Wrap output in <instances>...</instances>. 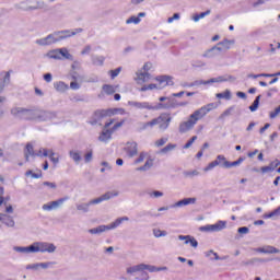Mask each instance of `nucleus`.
<instances>
[{
    "instance_id": "nucleus-11",
    "label": "nucleus",
    "mask_w": 280,
    "mask_h": 280,
    "mask_svg": "<svg viewBox=\"0 0 280 280\" xmlns=\"http://www.w3.org/2000/svg\"><path fill=\"white\" fill-rule=\"evenodd\" d=\"M229 79H226L224 77H217V78L209 79L207 81H205V80H196V81L189 83V86H207L209 84L226 82Z\"/></svg>"
},
{
    "instance_id": "nucleus-23",
    "label": "nucleus",
    "mask_w": 280,
    "mask_h": 280,
    "mask_svg": "<svg viewBox=\"0 0 280 280\" xmlns=\"http://www.w3.org/2000/svg\"><path fill=\"white\" fill-rule=\"evenodd\" d=\"M187 205H196V198H184L171 206V209H177L182 207H187Z\"/></svg>"
},
{
    "instance_id": "nucleus-14",
    "label": "nucleus",
    "mask_w": 280,
    "mask_h": 280,
    "mask_svg": "<svg viewBox=\"0 0 280 280\" xmlns=\"http://www.w3.org/2000/svg\"><path fill=\"white\" fill-rule=\"evenodd\" d=\"M117 196H119V191H107L104 195H102L101 197L96 198V199H92L89 201V205H101V202H104L106 200H110L112 198H117Z\"/></svg>"
},
{
    "instance_id": "nucleus-58",
    "label": "nucleus",
    "mask_w": 280,
    "mask_h": 280,
    "mask_svg": "<svg viewBox=\"0 0 280 280\" xmlns=\"http://www.w3.org/2000/svg\"><path fill=\"white\" fill-rule=\"evenodd\" d=\"M174 21H180V14L179 13H174L172 18L167 19V23H174Z\"/></svg>"
},
{
    "instance_id": "nucleus-63",
    "label": "nucleus",
    "mask_w": 280,
    "mask_h": 280,
    "mask_svg": "<svg viewBox=\"0 0 280 280\" xmlns=\"http://www.w3.org/2000/svg\"><path fill=\"white\" fill-rule=\"evenodd\" d=\"M91 45H88V46H85L84 48H83V50L81 51V55L82 56H86V55H89V54H91Z\"/></svg>"
},
{
    "instance_id": "nucleus-26",
    "label": "nucleus",
    "mask_w": 280,
    "mask_h": 280,
    "mask_svg": "<svg viewBox=\"0 0 280 280\" xmlns=\"http://www.w3.org/2000/svg\"><path fill=\"white\" fill-rule=\"evenodd\" d=\"M178 240H180V242H184V244H190V246H192V248H198V241H196L194 238V236H190V235H179Z\"/></svg>"
},
{
    "instance_id": "nucleus-39",
    "label": "nucleus",
    "mask_w": 280,
    "mask_h": 280,
    "mask_svg": "<svg viewBox=\"0 0 280 280\" xmlns=\"http://www.w3.org/2000/svg\"><path fill=\"white\" fill-rule=\"evenodd\" d=\"M69 156L70 159H72V161H74V163H80L82 161V155H80V152L78 151H70L69 152Z\"/></svg>"
},
{
    "instance_id": "nucleus-54",
    "label": "nucleus",
    "mask_w": 280,
    "mask_h": 280,
    "mask_svg": "<svg viewBox=\"0 0 280 280\" xmlns=\"http://www.w3.org/2000/svg\"><path fill=\"white\" fill-rule=\"evenodd\" d=\"M119 73H121V67L109 71L112 80H115V78H117V75H119Z\"/></svg>"
},
{
    "instance_id": "nucleus-43",
    "label": "nucleus",
    "mask_w": 280,
    "mask_h": 280,
    "mask_svg": "<svg viewBox=\"0 0 280 280\" xmlns=\"http://www.w3.org/2000/svg\"><path fill=\"white\" fill-rule=\"evenodd\" d=\"M261 100V95H258L255 101L253 102V104L249 106V110L252 113H255V110H257L259 108V101Z\"/></svg>"
},
{
    "instance_id": "nucleus-8",
    "label": "nucleus",
    "mask_w": 280,
    "mask_h": 280,
    "mask_svg": "<svg viewBox=\"0 0 280 280\" xmlns=\"http://www.w3.org/2000/svg\"><path fill=\"white\" fill-rule=\"evenodd\" d=\"M35 156H48L54 165H58L60 163V158L54 152V150L40 148L37 152H35Z\"/></svg>"
},
{
    "instance_id": "nucleus-1",
    "label": "nucleus",
    "mask_w": 280,
    "mask_h": 280,
    "mask_svg": "<svg viewBox=\"0 0 280 280\" xmlns=\"http://www.w3.org/2000/svg\"><path fill=\"white\" fill-rule=\"evenodd\" d=\"M82 28H77L75 31L63 30L56 31L46 37L39 38L35 40L36 45L40 47H49V45H56V43H60V40H66V38H71V36H75V34H80Z\"/></svg>"
},
{
    "instance_id": "nucleus-62",
    "label": "nucleus",
    "mask_w": 280,
    "mask_h": 280,
    "mask_svg": "<svg viewBox=\"0 0 280 280\" xmlns=\"http://www.w3.org/2000/svg\"><path fill=\"white\" fill-rule=\"evenodd\" d=\"M150 69H152V63L147 62L143 65L142 72L148 73V71H150Z\"/></svg>"
},
{
    "instance_id": "nucleus-18",
    "label": "nucleus",
    "mask_w": 280,
    "mask_h": 280,
    "mask_svg": "<svg viewBox=\"0 0 280 280\" xmlns=\"http://www.w3.org/2000/svg\"><path fill=\"white\" fill-rule=\"evenodd\" d=\"M226 158L224 155H218L217 160L212 161L210 164L207 165L205 168V172H210V170H213V167H218V165H222L223 167H226Z\"/></svg>"
},
{
    "instance_id": "nucleus-46",
    "label": "nucleus",
    "mask_w": 280,
    "mask_h": 280,
    "mask_svg": "<svg viewBox=\"0 0 280 280\" xmlns=\"http://www.w3.org/2000/svg\"><path fill=\"white\" fill-rule=\"evenodd\" d=\"M132 23H133V25H139V23H141V18L130 16L129 19L126 20L127 25H130Z\"/></svg>"
},
{
    "instance_id": "nucleus-6",
    "label": "nucleus",
    "mask_w": 280,
    "mask_h": 280,
    "mask_svg": "<svg viewBox=\"0 0 280 280\" xmlns=\"http://www.w3.org/2000/svg\"><path fill=\"white\" fill-rule=\"evenodd\" d=\"M34 253H56V245L47 242H35L33 243Z\"/></svg>"
},
{
    "instance_id": "nucleus-4",
    "label": "nucleus",
    "mask_w": 280,
    "mask_h": 280,
    "mask_svg": "<svg viewBox=\"0 0 280 280\" xmlns=\"http://www.w3.org/2000/svg\"><path fill=\"white\" fill-rule=\"evenodd\" d=\"M11 115L19 119L35 120L37 121L38 109H25L22 107H14L11 109Z\"/></svg>"
},
{
    "instance_id": "nucleus-7",
    "label": "nucleus",
    "mask_w": 280,
    "mask_h": 280,
    "mask_svg": "<svg viewBox=\"0 0 280 280\" xmlns=\"http://www.w3.org/2000/svg\"><path fill=\"white\" fill-rule=\"evenodd\" d=\"M226 229V221H218L214 224H207L199 228L202 233H220Z\"/></svg>"
},
{
    "instance_id": "nucleus-45",
    "label": "nucleus",
    "mask_w": 280,
    "mask_h": 280,
    "mask_svg": "<svg viewBox=\"0 0 280 280\" xmlns=\"http://www.w3.org/2000/svg\"><path fill=\"white\" fill-rule=\"evenodd\" d=\"M184 176L186 178H194L196 176H200V172H198V170H194V171H185L184 172Z\"/></svg>"
},
{
    "instance_id": "nucleus-16",
    "label": "nucleus",
    "mask_w": 280,
    "mask_h": 280,
    "mask_svg": "<svg viewBox=\"0 0 280 280\" xmlns=\"http://www.w3.org/2000/svg\"><path fill=\"white\" fill-rule=\"evenodd\" d=\"M124 151L126 152L127 156H129V159H132L139 153V144H137L135 141L127 142Z\"/></svg>"
},
{
    "instance_id": "nucleus-59",
    "label": "nucleus",
    "mask_w": 280,
    "mask_h": 280,
    "mask_svg": "<svg viewBox=\"0 0 280 280\" xmlns=\"http://www.w3.org/2000/svg\"><path fill=\"white\" fill-rule=\"evenodd\" d=\"M277 213H279V210H277V211L273 210V211L270 212V213L264 214L262 218H264L265 220H270V218H275V215H277Z\"/></svg>"
},
{
    "instance_id": "nucleus-31",
    "label": "nucleus",
    "mask_w": 280,
    "mask_h": 280,
    "mask_svg": "<svg viewBox=\"0 0 280 280\" xmlns=\"http://www.w3.org/2000/svg\"><path fill=\"white\" fill-rule=\"evenodd\" d=\"M136 272H144V264H139L127 268V275H136Z\"/></svg>"
},
{
    "instance_id": "nucleus-24",
    "label": "nucleus",
    "mask_w": 280,
    "mask_h": 280,
    "mask_svg": "<svg viewBox=\"0 0 280 280\" xmlns=\"http://www.w3.org/2000/svg\"><path fill=\"white\" fill-rule=\"evenodd\" d=\"M233 45H235V39L224 38L217 44V47H220L222 51H229Z\"/></svg>"
},
{
    "instance_id": "nucleus-50",
    "label": "nucleus",
    "mask_w": 280,
    "mask_h": 280,
    "mask_svg": "<svg viewBox=\"0 0 280 280\" xmlns=\"http://www.w3.org/2000/svg\"><path fill=\"white\" fill-rule=\"evenodd\" d=\"M153 235L154 237H166L167 231H162L159 229H153Z\"/></svg>"
},
{
    "instance_id": "nucleus-34",
    "label": "nucleus",
    "mask_w": 280,
    "mask_h": 280,
    "mask_svg": "<svg viewBox=\"0 0 280 280\" xmlns=\"http://www.w3.org/2000/svg\"><path fill=\"white\" fill-rule=\"evenodd\" d=\"M108 231L107 225H98L97 228L90 229L88 232L91 233V235H100L101 233H106Z\"/></svg>"
},
{
    "instance_id": "nucleus-48",
    "label": "nucleus",
    "mask_w": 280,
    "mask_h": 280,
    "mask_svg": "<svg viewBox=\"0 0 280 280\" xmlns=\"http://www.w3.org/2000/svg\"><path fill=\"white\" fill-rule=\"evenodd\" d=\"M145 159H148V152H140L138 159H136L135 163L136 165H138L139 163H143V161H145Z\"/></svg>"
},
{
    "instance_id": "nucleus-2",
    "label": "nucleus",
    "mask_w": 280,
    "mask_h": 280,
    "mask_svg": "<svg viewBox=\"0 0 280 280\" xmlns=\"http://www.w3.org/2000/svg\"><path fill=\"white\" fill-rule=\"evenodd\" d=\"M170 124H172V116L167 113L161 114L159 117L153 118L147 122H139L138 132H143V130H148L149 128H153L154 126H159V130L161 132H165L167 128H170Z\"/></svg>"
},
{
    "instance_id": "nucleus-42",
    "label": "nucleus",
    "mask_w": 280,
    "mask_h": 280,
    "mask_svg": "<svg viewBox=\"0 0 280 280\" xmlns=\"http://www.w3.org/2000/svg\"><path fill=\"white\" fill-rule=\"evenodd\" d=\"M209 14H211V10H207L205 12H201L199 14H196L192 18V21H195V23H198V21H200V19H205V16H209Z\"/></svg>"
},
{
    "instance_id": "nucleus-29",
    "label": "nucleus",
    "mask_w": 280,
    "mask_h": 280,
    "mask_svg": "<svg viewBox=\"0 0 280 280\" xmlns=\"http://www.w3.org/2000/svg\"><path fill=\"white\" fill-rule=\"evenodd\" d=\"M13 250L15 253H22L24 255H30V253H34V244L23 247V246H14Z\"/></svg>"
},
{
    "instance_id": "nucleus-19",
    "label": "nucleus",
    "mask_w": 280,
    "mask_h": 280,
    "mask_svg": "<svg viewBox=\"0 0 280 280\" xmlns=\"http://www.w3.org/2000/svg\"><path fill=\"white\" fill-rule=\"evenodd\" d=\"M194 126H196V121L189 116L188 120L179 124L178 130L180 135H185V132H189V130H192Z\"/></svg>"
},
{
    "instance_id": "nucleus-33",
    "label": "nucleus",
    "mask_w": 280,
    "mask_h": 280,
    "mask_svg": "<svg viewBox=\"0 0 280 280\" xmlns=\"http://www.w3.org/2000/svg\"><path fill=\"white\" fill-rule=\"evenodd\" d=\"M25 159L26 161H30V156L35 158L36 156V151H34V145L32 143L26 144V149L24 151Z\"/></svg>"
},
{
    "instance_id": "nucleus-5",
    "label": "nucleus",
    "mask_w": 280,
    "mask_h": 280,
    "mask_svg": "<svg viewBox=\"0 0 280 280\" xmlns=\"http://www.w3.org/2000/svg\"><path fill=\"white\" fill-rule=\"evenodd\" d=\"M215 108H218L215 103H209V104L200 107L199 109L195 110L190 115V119L194 120L195 124H198V121H200V119H202L203 117H207V115H209V113H211V110H215Z\"/></svg>"
},
{
    "instance_id": "nucleus-21",
    "label": "nucleus",
    "mask_w": 280,
    "mask_h": 280,
    "mask_svg": "<svg viewBox=\"0 0 280 280\" xmlns=\"http://www.w3.org/2000/svg\"><path fill=\"white\" fill-rule=\"evenodd\" d=\"M150 80H152V74H150V72H143V70L137 72V84H145V82H150Z\"/></svg>"
},
{
    "instance_id": "nucleus-53",
    "label": "nucleus",
    "mask_w": 280,
    "mask_h": 280,
    "mask_svg": "<svg viewBox=\"0 0 280 280\" xmlns=\"http://www.w3.org/2000/svg\"><path fill=\"white\" fill-rule=\"evenodd\" d=\"M150 198H163V191L154 190L149 192Z\"/></svg>"
},
{
    "instance_id": "nucleus-61",
    "label": "nucleus",
    "mask_w": 280,
    "mask_h": 280,
    "mask_svg": "<svg viewBox=\"0 0 280 280\" xmlns=\"http://www.w3.org/2000/svg\"><path fill=\"white\" fill-rule=\"evenodd\" d=\"M114 115H126V109L124 108H114L112 109Z\"/></svg>"
},
{
    "instance_id": "nucleus-20",
    "label": "nucleus",
    "mask_w": 280,
    "mask_h": 280,
    "mask_svg": "<svg viewBox=\"0 0 280 280\" xmlns=\"http://www.w3.org/2000/svg\"><path fill=\"white\" fill-rule=\"evenodd\" d=\"M255 253H262L264 255H275V254H279L280 249L272 246V245H266L264 247H257L254 248Z\"/></svg>"
},
{
    "instance_id": "nucleus-27",
    "label": "nucleus",
    "mask_w": 280,
    "mask_h": 280,
    "mask_svg": "<svg viewBox=\"0 0 280 280\" xmlns=\"http://www.w3.org/2000/svg\"><path fill=\"white\" fill-rule=\"evenodd\" d=\"M0 221L2 222V224L8 226L9 229H14V226L16 224L14 222V219L8 214H0Z\"/></svg>"
},
{
    "instance_id": "nucleus-57",
    "label": "nucleus",
    "mask_w": 280,
    "mask_h": 280,
    "mask_svg": "<svg viewBox=\"0 0 280 280\" xmlns=\"http://www.w3.org/2000/svg\"><path fill=\"white\" fill-rule=\"evenodd\" d=\"M167 143V138H161L155 142L156 148H161Z\"/></svg>"
},
{
    "instance_id": "nucleus-52",
    "label": "nucleus",
    "mask_w": 280,
    "mask_h": 280,
    "mask_svg": "<svg viewBox=\"0 0 280 280\" xmlns=\"http://www.w3.org/2000/svg\"><path fill=\"white\" fill-rule=\"evenodd\" d=\"M56 262L54 261H47V262H38V267L43 268L44 270H47V268H51V266H55Z\"/></svg>"
},
{
    "instance_id": "nucleus-3",
    "label": "nucleus",
    "mask_w": 280,
    "mask_h": 280,
    "mask_svg": "<svg viewBox=\"0 0 280 280\" xmlns=\"http://www.w3.org/2000/svg\"><path fill=\"white\" fill-rule=\"evenodd\" d=\"M158 84L151 83L149 85H143L139 89L141 93H145V91H154V89H165V86H174V79L170 75H160L156 77Z\"/></svg>"
},
{
    "instance_id": "nucleus-36",
    "label": "nucleus",
    "mask_w": 280,
    "mask_h": 280,
    "mask_svg": "<svg viewBox=\"0 0 280 280\" xmlns=\"http://www.w3.org/2000/svg\"><path fill=\"white\" fill-rule=\"evenodd\" d=\"M59 55L61 60H73V55L69 52V49L66 47L59 48Z\"/></svg>"
},
{
    "instance_id": "nucleus-56",
    "label": "nucleus",
    "mask_w": 280,
    "mask_h": 280,
    "mask_svg": "<svg viewBox=\"0 0 280 280\" xmlns=\"http://www.w3.org/2000/svg\"><path fill=\"white\" fill-rule=\"evenodd\" d=\"M191 66H192L195 69H198V68L207 67V63H206L205 61H192V62H191Z\"/></svg>"
},
{
    "instance_id": "nucleus-15",
    "label": "nucleus",
    "mask_w": 280,
    "mask_h": 280,
    "mask_svg": "<svg viewBox=\"0 0 280 280\" xmlns=\"http://www.w3.org/2000/svg\"><path fill=\"white\" fill-rule=\"evenodd\" d=\"M56 117H58L56 112L37 109V121H51L52 119H56Z\"/></svg>"
},
{
    "instance_id": "nucleus-30",
    "label": "nucleus",
    "mask_w": 280,
    "mask_h": 280,
    "mask_svg": "<svg viewBox=\"0 0 280 280\" xmlns=\"http://www.w3.org/2000/svg\"><path fill=\"white\" fill-rule=\"evenodd\" d=\"M154 166V159L148 158L144 165L137 168V172H148L149 170H152Z\"/></svg>"
},
{
    "instance_id": "nucleus-9",
    "label": "nucleus",
    "mask_w": 280,
    "mask_h": 280,
    "mask_svg": "<svg viewBox=\"0 0 280 280\" xmlns=\"http://www.w3.org/2000/svg\"><path fill=\"white\" fill-rule=\"evenodd\" d=\"M128 106L137 108V110H158L156 104L153 105L150 102L129 101Z\"/></svg>"
},
{
    "instance_id": "nucleus-35",
    "label": "nucleus",
    "mask_w": 280,
    "mask_h": 280,
    "mask_svg": "<svg viewBox=\"0 0 280 280\" xmlns=\"http://www.w3.org/2000/svg\"><path fill=\"white\" fill-rule=\"evenodd\" d=\"M91 60L93 65L96 67H102L104 65V61L106 60V57L104 56H98V55H92Z\"/></svg>"
},
{
    "instance_id": "nucleus-64",
    "label": "nucleus",
    "mask_w": 280,
    "mask_h": 280,
    "mask_svg": "<svg viewBox=\"0 0 280 280\" xmlns=\"http://www.w3.org/2000/svg\"><path fill=\"white\" fill-rule=\"evenodd\" d=\"M249 229L246 228V226H242V228H238L237 232L241 234V235H246V233H248Z\"/></svg>"
},
{
    "instance_id": "nucleus-49",
    "label": "nucleus",
    "mask_w": 280,
    "mask_h": 280,
    "mask_svg": "<svg viewBox=\"0 0 280 280\" xmlns=\"http://www.w3.org/2000/svg\"><path fill=\"white\" fill-rule=\"evenodd\" d=\"M172 150H176V144L168 143L166 147L161 149V153L167 154V152H172Z\"/></svg>"
},
{
    "instance_id": "nucleus-60",
    "label": "nucleus",
    "mask_w": 280,
    "mask_h": 280,
    "mask_svg": "<svg viewBox=\"0 0 280 280\" xmlns=\"http://www.w3.org/2000/svg\"><path fill=\"white\" fill-rule=\"evenodd\" d=\"M278 115H280V106H278L275 112L269 114L270 119H275Z\"/></svg>"
},
{
    "instance_id": "nucleus-41",
    "label": "nucleus",
    "mask_w": 280,
    "mask_h": 280,
    "mask_svg": "<svg viewBox=\"0 0 280 280\" xmlns=\"http://www.w3.org/2000/svg\"><path fill=\"white\" fill-rule=\"evenodd\" d=\"M242 163H244V158H240L238 160H236L234 162H225V167L226 168L237 167V165H242Z\"/></svg>"
},
{
    "instance_id": "nucleus-47",
    "label": "nucleus",
    "mask_w": 280,
    "mask_h": 280,
    "mask_svg": "<svg viewBox=\"0 0 280 280\" xmlns=\"http://www.w3.org/2000/svg\"><path fill=\"white\" fill-rule=\"evenodd\" d=\"M206 257H210L211 260H215V261H220V256L218 255V253L213 252V250H209L206 253Z\"/></svg>"
},
{
    "instance_id": "nucleus-51",
    "label": "nucleus",
    "mask_w": 280,
    "mask_h": 280,
    "mask_svg": "<svg viewBox=\"0 0 280 280\" xmlns=\"http://www.w3.org/2000/svg\"><path fill=\"white\" fill-rule=\"evenodd\" d=\"M91 205L88 203H81L77 206L78 211H82L83 213H89V208Z\"/></svg>"
},
{
    "instance_id": "nucleus-38",
    "label": "nucleus",
    "mask_w": 280,
    "mask_h": 280,
    "mask_svg": "<svg viewBox=\"0 0 280 280\" xmlns=\"http://www.w3.org/2000/svg\"><path fill=\"white\" fill-rule=\"evenodd\" d=\"M46 56L50 60H62V57H60V48L55 49V50H50L49 52H47Z\"/></svg>"
},
{
    "instance_id": "nucleus-55",
    "label": "nucleus",
    "mask_w": 280,
    "mask_h": 280,
    "mask_svg": "<svg viewBox=\"0 0 280 280\" xmlns=\"http://www.w3.org/2000/svg\"><path fill=\"white\" fill-rule=\"evenodd\" d=\"M19 8L20 10H36V8H40V4L24 7V3L22 2L19 4Z\"/></svg>"
},
{
    "instance_id": "nucleus-12",
    "label": "nucleus",
    "mask_w": 280,
    "mask_h": 280,
    "mask_svg": "<svg viewBox=\"0 0 280 280\" xmlns=\"http://www.w3.org/2000/svg\"><path fill=\"white\" fill-rule=\"evenodd\" d=\"M10 73L11 71L0 73V93L5 91V86H10ZM5 102V97L0 95V104Z\"/></svg>"
},
{
    "instance_id": "nucleus-13",
    "label": "nucleus",
    "mask_w": 280,
    "mask_h": 280,
    "mask_svg": "<svg viewBox=\"0 0 280 280\" xmlns=\"http://www.w3.org/2000/svg\"><path fill=\"white\" fill-rule=\"evenodd\" d=\"M69 200V197H63L55 201H50L42 206L43 211H55L56 209H60L65 202Z\"/></svg>"
},
{
    "instance_id": "nucleus-17",
    "label": "nucleus",
    "mask_w": 280,
    "mask_h": 280,
    "mask_svg": "<svg viewBox=\"0 0 280 280\" xmlns=\"http://www.w3.org/2000/svg\"><path fill=\"white\" fill-rule=\"evenodd\" d=\"M114 120H109L108 122L105 124L104 130L98 137V141H102L103 143H106V141H110V137H113V131L109 130L110 126H113Z\"/></svg>"
},
{
    "instance_id": "nucleus-32",
    "label": "nucleus",
    "mask_w": 280,
    "mask_h": 280,
    "mask_svg": "<svg viewBox=\"0 0 280 280\" xmlns=\"http://www.w3.org/2000/svg\"><path fill=\"white\" fill-rule=\"evenodd\" d=\"M54 86L58 93H65L69 91V85L62 81L55 82Z\"/></svg>"
},
{
    "instance_id": "nucleus-44",
    "label": "nucleus",
    "mask_w": 280,
    "mask_h": 280,
    "mask_svg": "<svg viewBox=\"0 0 280 280\" xmlns=\"http://www.w3.org/2000/svg\"><path fill=\"white\" fill-rule=\"evenodd\" d=\"M218 100H231V90H225L223 93L217 94Z\"/></svg>"
},
{
    "instance_id": "nucleus-37",
    "label": "nucleus",
    "mask_w": 280,
    "mask_h": 280,
    "mask_svg": "<svg viewBox=\"0 0 280 280\" xmlns=\"http://www.w3.org/2000/svg\"><path fill=\"white\" fill-rule=\"evenodd\" d=\"M148 270L149 272H163L167 270V267H156L153 265H145L144 264V271Z\"/></svg>"
},
{
    "instance_id": "nucleus-10",
    "label": "nucleus",
    "mask_w": 280,
    "mask_h": 280,
    "mask_svg": "<svg viewBox=\"0 0 280 280\" xmlns=\"http://www.w3.org/2000/svg\"><path fill=\"white\" fill-rule=\"evenodd\" d=\"M158 110H170L172 108H178V101L174 96H167L165 103L156 104Z\"/></svg>"
},
{
    "instance_id": "nucleus-25",
    "label": "nucleus",
    "mask_w": 280,
    "mask_h": 280,
    "mask_svg": "<svg viewBox=\"0 0 280 280\" xmlns=\"http://www.w3.org/2000/svg\"><path fill=\"white\" fill-rule=\"evenodd\" d=\"M128 220H130L128 217L116 219L114 222L107 225V231H114V229H118V226H121V224H124V222H128Z\"/></svg>"
},
{
    "instance_id": "nucleus-40",
    "label": "nucleus",
    "mask_w": 280,
    "mask_h": 280,
    "mask_svg": "<svg viewBox=\"0 0 280 280\" xmlns=\"http://www.w3.org/2000/svg\"><path fill=\"white\" fill-rule=\"evenodd\" d=\"M103 91L104 93H106V95H113L114 93H116L117 88L114 85L105 84L103 85Z\"/></svg>"
},
{
    "instance_id": "nucleus-22",
    "label": "nucleus",
    "mask_w": 280,
    "mask_h": 280,
    "mask_svg": "<svg viewBox=\"0 0 280 280\" xmlns=\"http://www.w3.org/2000/svg\"><path fill=\"white\" fill-rule=\"evenodd\" d=\"M222 54V48L218 45L206 50L202 55L203 58H218Z\"/></svg>"
},
{
    "instance_id": "nucleus-28",
    "label": "nucleus",
    "mask_w": 280,
    "mask_h": 280,
    "mask_svg": "<svg viewBox=\"0 0 280 280\" xmlns=\"http://www.w3.org/2000/svg\"><path fill=\"white\" fill-rule=\"evenodd\" d=\"M113 115H115L113 109H98L95 112V117L97 119H104V117H113Z\"/></svg>"
}]
</instances>
